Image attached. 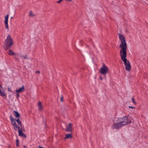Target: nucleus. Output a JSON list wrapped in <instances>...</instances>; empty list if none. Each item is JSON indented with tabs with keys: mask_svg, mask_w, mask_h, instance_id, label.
I'll use <instances>...</instances> for the list:
<instances>
[{
	"mask_svg": "<svg viewBox=\"0 0 148 148\" xmlns=\"http://www.w3.org/2000/svg\"><path fill=\"white\" fill-rule=\"evenodd\" d=\"M118 35L121 41V44L119 46L121 49L120 50V55L121 60L124 62L126 70L130 71L131 69V66L130 62L126 58L127 56V46L125 38L121 34H118Z\"/></svg>",
	"mask_w": 148,
	"mask_h": 148,
	"instance_id": "obj_1",
	"label": "nucleus"
},
{
	"mask_svg": "<svg viewBox=\"0 0 148 148\" xmlns=\"http://www.w3.org/2000/svg\"><path fill=\"white\" fill-rule=\"evenodd\" d=\"M118 119L123 126L130 124L131 122V120L128 118L126 116H124L122 118H119Z\"/></svg>",
	"mask_w": 148,
	"mask_h": 148,
	"instance_id": "obj_2",
	"label": "nucleus"
},
{
	"mask_svg": "<svg viewBox=\"0 0 148 148\" xmlns=\"http://www.w3.org/2000/svg\"><path fill=\"white\" fill-rule=\"evenodd\" d=\"M4 44L7 47H10L13 45V40L10 35H9L4 42Z\"/></svg>",
	"mask_w": 148,
	"mask_h": 148,
	"instance_id": "obj_3",
	"label": "nucleus"
},
{
	"mask_svg": "<svg viewBox=\"0 0 148 148\" xmlns=\"http://www.w3.org/2000/svg\"><path fill=\"white\" fill-rule=\"evenodd\" d=\"M108 71V68L104 64H103L99 71L100 73L103 75H105Z\"/></svg>",
	"mask_w": 148,
	"mask_h": 148,
	"instance_id": "obj_4",
	"label": "nucleus"
},
{
	"mask_svg": "<svg viewBox=\"0 0 148 148\" xmlns=\"http://www.w3.org/2000/svg\"><path fill=\"white\" fill-rule=\"evenodd\" d=\"M119 120L117 119L116 121L114 122L112 128L113 129H119L123 126Z\"/></svg>",
	"mask_w": 148,
	"mask_h": 148,
	"instance_id": "obj_5",
	"label": "nucleus"
},
{
	"mask_svg": "<svg viewBox=\"0 0 148 148\" xmlns=\"http://www.w3.org/2000/svg\"><path fill=\"white\" fill-rule=\"evenodd\" d=\"M9 17V15L8 14L5 17V20L4 21V23L5 25V27L6 29H8V30H9V27L8 26V21Z\"/></svg>",
	"mask_w": 148,
	"mask_h": 148,
	"instance_id": "obj_6",
	"label": "nucleus"
},
{
	"mask_svg": "<svg viewBox=\"0 0 148 148\" xmlns=\"http://www.w3.org/2000/svg\"><path fill=\"white\" fill-rule=\"evenodd\" d=\"M72 124L70 123L68 125H67L66 126V128L65 129V130L66 132H71L72 131Z\"/></svg>",
	"mask_w": 148,
	"mask_h": 148,
	"instance_id": "obj_7",
	"label": "nucleus"
},
{
	"mask_svg": "<svg viewBox=\"0 0 148 148\" xmlns=\"http://www.w3.org/2000/svg\"><path fill=\"white\" fill-rule=\"evenodd\" d=\"M25 88L24 86L23 85L20 88H19L17 89L16 90V92L20 93L21 92H23L24 91Z\"/></svg>",
	"mask_w": 148,
	"mask_h": 148,
	"instance_id": "obj_8",
	"label": "nucleus"
},
{
	"mask_svg": "<svg viewBox=\"0 0 148 148\" xmlns=\"http://www.w3.org/2000/svg\"><path fill=\"white\" fill-rule=\"evenodd\" d=\"M38 110L40 111H42L43 110V106L40 101L38 102L37 104Z\"/></svg>",
	"mask_w": 148,
	"mask_h": 148,
	"instance_id": "obj_9",
	"label": "nucleus"
},
{
	"mask_svg": "<svg viewBox=\"0 0 148 148\" xmlns=\"http://www.w3.org/2000/svg\"><path fill=\"white\" fill-rule=\"evenodd\" d=\"M22 130H19L18 131L19 135L23 137L24 138H26V136L23 133Z\"/></svg>",
	"mask_w": 148,
	"mask_h": 148,
	"instance_id": "obj_10",
	"label": "nucleus"
},
{
	"mask_svg": "<svg viewBox=\"0 0 148 148\" xmlns=\"http://www.w3.org/2000/svg\"><path fill=\"white\" fill-rule=\"evenodd\" d=\"M0 95L2 97H6V95L5 94V91L3 89L0 90Z\"/></svg>",
	"mask_w": 148,
	"mask_h": 148,
	"instance_id": "obj_11",
	"label": "nucleus"
},
{
	"mask_svg": "<svg viewBox=\"0 0 148 148\" xmlns=\"http://www.w3.org/2000/svg\"><path fill=\"white\" fill-rule=\"evenodd\" d=\"M65 136V137L64 138L65 139L71 138H72V135L71 134H66Z\"/></svg>",
	"mask_w": 148,
	"mask_h": 148,
	"instance_id": "obj_12",
	"label": "nucleus"
},
{
	"mask_svg": "<svg viewBox=\"0 0 148 148\" xmlns=\"http://www.w3.org/2000/svg\"><path fill=\"white\" fill-rule=\"evenodd\" d=\"M18 56H19L21 58H23L25 59H27L28 58V56L27 55L24 56L21 54H19L18 55Z\"/></svg>",
	"mask_w": 148,
	"mask_h": 148,
	"instance_id": "obj_13",
	"label": "nucleus"
},
{
	"mask_svg": "<svg viewBox=\"0 0 148 148\" xmlns=\"http://www.w3.org/2000/svg\"><path fill=\"white\" fill-rule=\"evenodd\" d=\"M14 116L16 118L19 117H20V114L18 113L15 111H14Z\"/></svg>",
	"mask_w": 148,
	"mask_h": 148,
	"instance_id": "obj_14",
	"label": "nucleus"
},
{
	"mask_svg": "<svg viewBox=\"0 0 148 148\" xmlns=\"http://www.w3.org/2000/svg\"><path fill=\"white\" fill-rule=\"evenodd\" d=\"M29 16L31 17H33L35 16V14H34L33 12H32V11H31L29 12Z\"/></svg>",
	"mask_w": 148,
	"mask_h": 148,
	"instance_id": "obj_15",
	"label": "nucleus"
},
{
	"mask_svg": "<svg viewBox=\"0 0 148 148\" xmlns=\"http://www.w3.org/2000/svg\"><path fill=\"white\" fill-rule=\"evenodd\" d=\"M8 53L9 55H14L15 54L11 50H9Z\"/></svg>",
	"mask_w": 148,
	"mask_h": 148,
	"instance_id": "obj_16",
	"label": "nucleus"
},
{
	"mask_svg": "<svg viewBox=\"0 0 148 148\" xmlns=\"http://www.w3.org/2000/svg\"><path fill=\"white\" fill-rule=\"evenodd\" d=\"M16 121L18 123V124L20 126H22V123L19 120V119H17L16 120Z\"/></svg>",
	"mask_w": 148,
	"mask_h": 148,
	"instance_id": "obj_17",
	"label": "nucleus"
},
{
	"mask_svg": "<svg viewBox=\"0 0 148 148\" xmlns=\"http://www.w3.org/2000/svg\"><path fill=\"white\" fill-rule=\"evenodd\" d=\"M13 126H14V129L15 130H17L16 128L17 127V125L16 123L15 124L13 125Z\"/></svg>",
	"mask_w": 148,
	"mask_h": 148,
	"instance_id": "obj_18",
	"label": "nucleus"
},
{
	"mask_svg": "<svg viewBox=\"0 0 148 148\" xmlns=\"http://www.w3.org/2000/svg\"><path fill=\"white\" fill-rule=\"evenodd\" d=\"M16 146L18 147V144H19V141L18 139H16Z\"/></svg>",
	"mask_w": 148,
	"mask_h": 148,
	"instance_id": "obj_19",
	"label": "nucleus"
},
{
	"mask_svg": "<svg viewBox=\"0 0 148 148\" xmlns=\"http://www.w3.org/2000/svg\"><path fill=\"white\" fill-rule=\"evenodd\" d=\"M10 119L11 121V122L12 121H13L15 120L11 116H10Z\"/></svg>",
	"mask_w": 148,
	"mask_h": 148,
	"instance_id": "obj_20",
	"label": "nucleus"
},
{
	"mask_svg": "<svg viewBox=\"0 0 148 148\" xmlns=\"http://www.w3.org/2000/svg\"><path fill=\"white\" fill-rule=\"evenodd\" d=\"M132 101H133V103H134V104L135 105H136V102H135V99L134 98V97H132Z\"/></svg>",
	"mask_w": 148,
	"mask_h": 148,
	"instance_id": "obj_21",
	"label": "nucleus"
},
{
	"mask_svg": "<svg viewBox=\"0 0 148 148\" xmlns=\"http://www.w3.org/2000/svg\"><path fill=\"white\" fill-rule=\"evenodd\" d=\"M16 98H18L19 97V96H20V95H19V93H18V92H16Z\"/></svg>",
	"mask_w": 148,
	"mask_h": 148,
	"instance_id": "obj_22",
	"label": "nucleus"
},
{
	"mask_svg": "<svg viewBox=\"0 0 148 148\" xmlns=\"http://www.w3.org/2000/svg\"><path fill=\"white\" fill-rule=\"evenodd\" d=\"M18 129V131L19 130H21L23 131H24V130H22L21 128L20 129V127H19V126H18L16 128V129Z\"/></svg>",
	"mask_w": 148,
	"mask_h": 148,
	"instance_id": "obj_23",
	"label": "nucleus"
},
{
	"mask_svg": "<svg viewBox=\"0 0 148 148\" xmlns=\"http://www.w3.org/2000/svg\"><path fill=\"white\" fill-rule=\"evenodd\" d=\"M129 108H132V109H135V108L134 107L132 106H129Z\"/></svg>",
	"mask_w": 148,
	"mask_h": 148,
	"instance_id": "obj_24",
	"label": "nucleus"
},
{
	"mask_svg": "<svg viewBox=\"0 0 148 148\" xmlns=\"http://www.w3.org/2000/svg\"><path fill=\"white\" fill-rule=\"evenodd\" d=\"M60 101L61 102L63 101V97L62 96H61V97H60Z\"/></svg>",
	"mask_w": 148,
	"mask_h": 148,
	"instance_id": "obj_25",
	"label": "nucleus"
},
{
	"mask_svg": "<svg viewBox=\"0 0 148 148\" xmlns=\"http://www.w3.org/2000/svg\"><path fill=\"white\" fill-rule=\"evenodd\" d=\"M12 123L13 125H14L16 123L15 120L13 121L12 122Z\"/></svg>",
	"mask_w": 148,
	"mask_h": 148,
	"instance_id": "obj_26",
	"label": "nucleus"
},
{
	"mask_svg": "<svg viewBox=\"0 0 148 148\" xmlns=\"http://www.w3.org/2000/svg\"><path fill=\"white\" fill-rule=\"evenodd\" d=\"M3 89V88L2 86L0 84V90H2Z\"/></svg>",
	"mask_w": 148,
	"mask_h": 148,
	"instance_id": "obj_27",
	"label": "nucleus"
},
{
	"mask_svg": "<svg viewBox=\"0 0 148 148\" xmlns=\"http://www.w3.org/2000/svg\"><path fill=\"white\" fill-rule=\"evenodd\" d=\"M62 0H59L57 2V3H60L62 1Z\"/></svg>",
	"mask_w": 148,
	"mask_h": 148,
	"instance_id": "obj_28",
	"label": "nucleus"
},
{
	"mask_svg": "<svg viewBox=\"0 0 148 148\" xmlns=\"http://www.w3.org/2000/svg\"><path fill=\"white\" fill-rule=\"evenodd\" d=\"M8 89L9 91L11 92V89L10 88H8Z\"/></svg>",
	"mask_w": 148,
	"mask_h": 148,
	"instance_id": "obj_29",
	"label": "nucleus"
},
{
	"mask_svg": "<svg viewBox=\"0 0 148 148\" xmlns=\"http://www.w3.org/2000/svg\"><path fill=\"white\" fill-rule=\"evenodd\" d=\"M36 73H38V74H39L40 73V72L39 71H36Z\"/></svg>",
	"mask_w": 148,
	"mask_h": 148,
	"instance_id": "obj_30",
	"label": "nucleus"
},
{
	"mask_svg": "<svg viewBox=\"0 0 148 148\" xmlns=\"http://www.w3.org/2000/svg\"><path fill=\"white\" fill-rule=\"evenodd\" d=\"M100 79L101 80H102V78L101 77H100Z\"/></svg>",
	"mask_w": 148,
	"mask_h": 148,
	"instance_id": "obj_31",
	"label": "nucleus"
},
{
	"mask_svg": "<svg viewBox=\"0 0 148 148\" xmlns=\"http://www.w3.org/2000/svg\"><path fill=\"white\" fill-rule=\"evenodd\" d=\"M15 58H16V59H17V58L16 57H15Z\"/></svg>",
	"mask_w": 148,
	"mask_h": 148,
	"instance_id": "obj_32",
	"label": "nucleus"
}]
</instances>
